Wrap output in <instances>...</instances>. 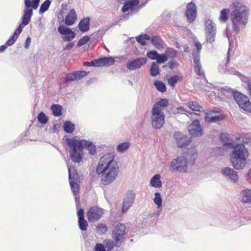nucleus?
Wrapping results in <instances>:
<instances>
[{"mask_svg": "<svg viewBox=\"0 0 251 251\" xmlns=\"http://www.w3.org/2000/svg\"><path fill=\"white\" fill-rule=\"evenodd\" d=\"M58 31L61 34V35H67L69 34L72 33L73 31L70 28L64 26V25H60L58 27Z\"/></svg>", "mask_w": 251, "mask_h": 251, "instance_id": "39", "label": "nucleus"}, {"mask_svg": "<svg viewBox=\"0 0 251 251\" xmlns=\"http://www.w3.org/2000/svg\"><path fill=\"white\" fill-rule=\"evenodd\" d=\"M195 48L196 49L193 50L192 53L194 63V70L197 75L204 77V73L203 71H201L202 67L200 62V52L202 46L200 42L195 43Z\"/></svg>", "mask_w": 251, "mask_h": 251, "instance_id": "8", "label": "nucleus"}, {"mask_svg": "<svg viewBox=\"0 0 251 251\" xmlns=\"http://www.w3.org/2000/svg\"><path fill=\"white\" fill-rule=\"evenodd\" d=\"M222 112V110L220 108L214 107L209 110L205 113V116H211L212 114H220Z\"/></svg>", "mask_w": 251, "mask_h": 251, "instance_id": "48", "label": "nucleus"}, {"mask_svg": "<svg viewBox=\"0 0 251 251\" xmlns=\"http://www.w3.org/2000/svg\"><path fill=\"white\" fill-rule=\"evenodd\" d=\"M229 73L238 76L241 80H243V78H245V75L242 74L240 72L236 71L234 69L231 70Z\"/></svg>", "mask_w": 251, "mask_h": 251, "instance_id": "59", "label": "nucleus"}, {"mask_svg": "<svg viewBox=\"0 0 251 251\" xmlns=\"http://www.w3.org/2000/svg\"><path fill=\"white\" fill-rule=\"evenodd\" d=\"M17 39V38L16 37L12 35L6 41V45H7L8 46H12L14 44L15 42L16 41Z\"/></svg>", "mask_w": 251, "mask_h": 251, "instance_id": "61", "label": "nucleus"}, {"mask_svg": "<svg viewBox=\"0 0 251 251\" xmlns=\"http://www.w3.org/2000/svg\"><path fill=\"white\" fill-rule=\"evenodd\" d=\"M219 139L224 147L227 148L232 149V150H233L235 146V143L233 141L230 142H229L230 137L228 136L227 134L223 132L221 133L219 136Z\"/></svg>", "mask_w": 251, "mask_h": 251, "instance_id": "18", "label": "nucleus"}, {"mask_svg": "<svg viewBox=\"0 0 251 251\" xmlns=\"http://www.w3.org/2000/svg\"><path fill=\"white\" fill-rule=\"evenodd\" d=\"M153 201L157 205L158 208H159L161 206L162 201L161 195L159 193H155Z\"/></svg>", "mask_w": 251, "mask_h": 251, "instance_id": "44", "label": "nucleus"}, {"mask_svg": "<svg viewBox=\"0 0 251 251\" xmlns=\"http://www.w3.org/2000/svg\"><path fill=\"white\" fill-rule=\"evenodd\" d=\"M97 233L99 234H102L107 231V227L105 224H100L96 227Z\"/></svg>", "mask_w": 251, "mask_h": 251, "instance_id": "42", "label": "nucleus"}, {"mask_svg": "<svg viewBox=\"0 0 251 251\" xmlns=\"http://www.w3.org/2000/svg\"><path fill=\"white\" fill-rule=\"evenodd\" d=\"M226 117L227 116L225 114H222L219 115L214 116H205L204 120L207 123H217L219 122L225 120Z\"/></svg>", "mask_w": 251, "mask_h": 251, "instance_id": "21", "label": "nucleus"}, {"mask_svg": "<svg viewBox=\"0 0 251 251\" xmlns=\"http://www.w3.org/2000/svg\"><path fill=\"white\" fill-rule=\"evenodd\" d=\"M77 216L78 220L84 219V212L83 209L80 208L78 210Z\"/></svg>", "mask_w": 251, "mask_h": 251, "instance_id": "63", "label": "nucleus"}, {"mask_svg": "<svg viewBox=\"0 0 251 251\" xmlns=\"http://www.w3.org/2000/svg\"><path fill=\"white\" fill-rule=\"evenodd\" d=\"M63 127L64 131L66 133H71L74 131L75 126V125L72 123L71 122L66 121L64 123Z\"/></svg>", "mask_w": 251, "mask_h": 251, "instance_id": "35", "label": "nucleus"}, {"mask_svg": "<svg viewBox=\"0 0 251 251\" xmlns=\"http://www.w3.org/2000/svg\"><path fill=\"white\" fill-rule=\"evenodd\" d=\"M205 42L207 43H212L215 41L216 34V27L215 24L211 20H207L204 22Z\"/></svg>", "mask_w": 251, "mask_h": 251, "instance_id": "9", "label": "nucleus"}, {"mask_svg": "<svg viewBox=\"0 0 251 251\" xmlns=\"http://www.w3.org/2000/svg\"><path fill=\"white\" fill-rule=\"evenodd\" d=\"M165 54L167 55L168 58L169 57L174 58L176 55V50L172 48H168L167 49Z\"/></svg>", "mask_w": 251, "mask_h": 251, "instance_id": "54", "label": "nucleus"}, {"mask_svg": "<svg viewBox=\"0 0 251 251\" xmlns=\"http://www.w3.org/2000/svg\"><path fill=\"white\" fill-rule=\"evenodd\" d=\"M168 60L167 55L165 54H159L158 53V56H157L156 62L158 64L164 63Z\"/></svg>", "mask_w": 251, "mask_h": 251, "instance_id": "51", "label": "nucleus"}, {"mask_svg": "<svg viewBox=\"0 0 251 251\" xmlns=\"http://www.w3.org/2000/svg\"><path fill=\"white\" fill-rule=\"evenodd\" d=\"M233 98L239 107L247 112L248 105L250 103L249 97L237 90L234 92Z\"/></svg>", "mask_w": 251, "mask_h": 251, "instance_id": "10", "label": "nucleus"}, {"mask_svg": "<svg viewBox=\"0 0 251 251\" xmlns=\"http://www.w3.org/2000/svg\"><path fill=\"white\" fill-rule=\"evenodd\" d=\"M168 104V100L161 99L159 101L153 105L152 110L159 112H162V108L166 107Z\"/></svg>", "mask_w": 251, "mask_h": 251, "instance_id": "25", "label": "nucleus"}, {"mask_svg": "<svg viewBox=\"0 0 251 251\" xmlns=\"http://www.w3.org/2000/svg\"><path fill=\"white\" fill-rule=\"evenodd\" d=\"M229 9H223L220 12V20L221 21L226 22L228 19V12Z\"/></svg>", "mask_w": 251, "mask_h": 251, "instance_id": "38", "label": "nucleus"}, {"mask_svg": "<svg viewBox=\"0 0 251 251\" xmlns=\"http://www.w3.org/2000/svg\"><path fill=\"white\" fill-rule=\"evenodd\" d=\"M251 142V138L244 139L241 143H235L233 150L229 153V161L232 167L236 170H241L244 168L249 153L248 150L245 146Z\"/></svg>", "mask_w": 251, "mask_h": 251, "instance_id": "2", "label": "nucleus"}, {"mask_svg": "<svg viewBox=\"0 0 251 251\" xmlns=\"http://www.w3.org/2000/svg\"><path fill=\"white\" fill-rule=\"evenodd\" d=\"M78 225L81 230L85 231L87 230L88 223L84 219L78 220Z\"/></svg>", "mask_w": 251, "mask_h": 251, "instance_id": "47", "label": "nucleus"}, {"mask_svg": "<svg viewBox=\"0 0 251 251\" xmlns=\"http://www.w3.org/2000/svg\"><path fill=\"white\" fill-rule=\"evenodd\" d=\"M221 93L222 95L226 97L227 99L230 98L231 97L233 98L234 92H237V90L232 89L227 86L221 88Z\"/></svg>", "mask_w": 251, "mask_h": 251, "instance_id": "27", "label": "nucleus"}, {"mask_svg": "<svg viewBox=\"0 0 251 251\" xmlns=\"http://www.w3.org/2000/svg\"><path fill=\"white\" fill-rule=\"evenodd\" d=\"M126 226L124 224H118L112 231V238L116 242H122L124 235L126 233Z\"/></svg>", "mask_w": 251, "mask_h": 251, "instance_id": "12", "label": "nucleus"}, {"mask_svg": "<svg viewBox=\"0 0 251 251\" xmlns=\"http://www.w3.org/2000/svg\"><path fill=\"white\" fill-rule=\"evenodd\" d=\"M130 146V143L128 142L122 143L118 145L117 147V151L118 152H123L127 150Z\"/></svg>", "mask_w": 251, "mask_h": 251, "instance_id": "40", "label": "nucleus"}, {"mask_svg": "<svg viewBox=\"0 0 251 251\" xmlns=\"http://www.w3.org/2000/svg\"><path fill=\"white\" fill-rule=\"evenodd\" d=\"M189 165H193L198 157V151L195 146L189 148Z\"/></svg>", "mask_w": 251, "mask_h": 251, "instance_id": "28", "label": "nucleus"}, {"mask_svg": "<svg viewBox=\"0 0 251 251\" xmlns=\"http://www.w3.org/2000/svg\"><path fill=\"white\" fill-rule=\"evenodd\" d=\"M153 85L157 89L158 91L164 93L166 91V87L165 84L158 80H156L153 82Z\"/></svg>", "mask_w": 251, "mask_h": 251, "instance_id": "37", "label": "nucleus"}, {"mask_svg": "<svg viewBox=\"0 0 251 251\" xmlns=\"http://www.w3.org/2000/svg\"><path fill=\"white\" fill-rule=\"evenodd\" d=\"M186 151H188L186 149ZM187 151L184 152L182 156L178 157L172 160L170 168L175 172L186 173L187 172V164L188 163Z\"/></svg>", "mask_w": 251, "mask_h": 251, "instance_id": "7", "label": "nucleus"}, {"mask_svg": "<svg viewBox=\"0 0 251 251\" xmlns=\"http://www.w3.org/2000/svg\"><path fill=\"white\" fill-rule=\"evenodd\" d=\"M226 36L228 39V43H229V47H228V50L227 52V53H230V51H231L232 47V43H231V41H230L231 36H230L229 33L228 32V30L227 28H226Z\"/></svg>", "mask_w": 251, "mask_h": 251, "instance_id": "56", "label": "nucleus"}, {"mask_svg": "<svg viewBox=\"0 0 251 251\" xmlns=\"http://www.w3.org/2000/svg\"><path fill=\"white\" fill-rule=\"evenodd\" d=\"M151 185L154 188L160 187L162 185L160 181V176L159 174L155 175L150 180Z\"/></svg>", "mask_w": 251, "mask_h": 251, "instance_id": "31", "label": "nucleus"}, {"mask_svg": "<svg viewBox=\"0 0 251 251\" xmlns=\"http://www.w3.org/2000/svg\"><path fill=\"white\" fill-rule=\"evenodd\" d=\"M95 251H106L103 245L100 243H97L94 248Z\"/></svg>", "mask_w": 251, "mask_h": 251, "instance_id": "60", "label": "nucleus"}, {"mask_svg": "<svg viewBox=\"0 0 251 251\" xmlns=\"http://www.w3.org/2000/svg\"><path fill=\"white\" fill-rule=\"evenodd\" d=\"M147 61L146 57L138 58L133 61H129L126 64V68L130 70H134L140 68Z\"/></svg>", "mask_w": 251, "mask_h": 251, "instance_id": "17", "label": "nucleus"}, {"mask_svg": "<svg viewBox=\"0 0 251 251\" xmlns=\"http://www.w3.org/2000/svg\"><path fill=\"white\" fill-rule=\"evenodd\" d=\"M66 143L70 148V156L74 162L79 163L82 159V143L73 138H67Z\"/></svg>", "mask_w": 251, "mask_h": 251, "instance_id": "4", "label": "nucleus"}, {"mask_svg": "<svg viewBox=\"0 0 251 251\" xmlns=\"http://www.w3.org/2000/svg\"><path fill=\"white\" fill-rule=\"evenodd\" d=\"M37 119L38 122L42 124H46L48 121V118L43 112H40L38 116Z\"/></svg>", "mask_w": 251, "mask_h": 251, "instance_id": "43", "label": "nucleus"}, {"mask_svg": "<svg viewBox=\"0 0 251 251\" xmlns=\"http://www.w3.org/2000/svg\"><path fill=\"white\" fill-rule=\"evenodd\" d=\"M114 243L113 241L107 240L105 241V247L107 249L108 251H111L113 248Z\"/></svg>", "mask_w": 251, "mask_h": 251, "instance_id": "58", "label": "nucleus"}, {"mask_svg": "<svg viewBox=\"0 0 251 251\" xmlns=\"http://www.w3.org/2000/svg\"><path fill=\"white\" fill-rule=\"evenodd\" d=\"M150 71L151 75L152 77L156 76L159 74L158 66L155 62L151 63Z\"/></svg>", "mask_w": 251, "mask_h": 251, "instance_id": "36", "label": "nucleus"}, {"mask_svg": "<svg viewBox=\"0 0 251 251\" xmlns=\"http://www.w3.org/2000/svg\"><path fill=\"white\" fill-rule=\"evenodd\" d=\"M174 138H175L177 146L179 148L187 147L188 145V139L186 135H184L182 132L176 131L174 133Z\"/></svg>", "mask_w": 251, "mask_h": 251, "instance_id": "16", "label": "nucleus"}, {"mask_svg": "<svg viewBox=\"0 0 251 251\" xmlns=\"http://www.w3.org/2000/svg\"><path fill=\"white\" fill-rule=\"evenodd\" d=\"M119 169L118 163L114 159V156L106 154L100 158L96 172L100 177L101 183L107 185L115 180Z\"/></svg>", "mask_w": 251, "mask_h": 251, "instance_id": "1", "label": "nucleus"}, {"mask_svg": "<svg viewBox=\"0 0 251 251\" xmlns=\"http://www.w3.org/2000/svg\"><path fill=\"white\" fill-rule=\"evenodd\" d=\"M200 114L189 111V135L192 137H200L204 134L203 128L200 122Z\"/></svg>", "mask_w": 251, "mask_h": 251, "instance_id": "5", "label": "nucleus"}, {"mask_svg": "<svg viewBox=\"0 0 251 251\" xmlns=\"http://www.w3.org/2000/svg\"><path fill=\"white\" fill-rule=\"evenodd\" d=\"M233 169L229 167L223 168L221 169V172L222 175L226 177L227 179L235 183L236 182L239 178L238 173Z\"/></svg>", "mask_w": 251, "mask_h": 251, "instance_id": "13", "label": "nucleus"}, {"mask_svg": "<svg viewBox=\"0 0 251 251\" xmlns=\"http://www.w3.org/2000/svg\"><path fill=\"white\" fill-rule=\"evenodd\" d=\"M75 76L74 73H69L67 75L66 77L64 79V82L65 83H67L69 81H72L74 80H75Z\"/></svg>", "mask_w": 251, "mask_h": 251, "instance_id": "55", "label": "nucleus"}, {"mask_svg": "<svg viewBox=\"0 0 251 251\" xmlns=\"http://www.w3.org/2000/svg\"><path fill=\"white\" fill-rule=\"evenodd\" d=\"M62 106L59 104H52L51 106L52 114L55 117H59L62 115Z\"/></svg>", "mask_w": 251, "mask_h": 251, "instance_id": "34", "label": "nucleus"}, {"mask_svg": "<svg viewBox=\"0 0 251 251\" xmlns=\"http://www.w3.org/2000/svg\"><path fill=\"white\" fill-rule=\"evenodd\" d=\"M40 0H25L24 14L22 16V24L25 26L30 22L33 14V10L31 8L36 9L39 6Z\"/></svg>", "mask_w": 251, "mask_h": 251, "instance_id": "6", "label": "nucleus"}, {"mask_svg": "<svg viewBox=\"0 0 251 251\" xmlns=\"http://www.w3.org/2000/svg\"><path fill=\"white\" fill-rule=\"evenodd\" d=\"M151 126L155 129H160L164 124V115L162 112L151 110Z\"/></svg>", "mask_w": 251, "mask_h": 251, "instance_id": "11", "label": "nucleus"}, {"mask_svg": "<svg viewBox=\"0 0 251 251\" xmlns=\"http://www.w3.org/2000/svg\"><path fill=\"white\" fill-rule=\"evenodd\" d=\"M136 41L142 46H144L146 44V42L144 39L141 37L140 36L136 37Z\"/></svg>", "mask_w": 251, "mask_h": 251, "instance_id": "64", "label": "nucleus"}, {"mask_svg": "<svg viewBox=\"0 0 251 251\" xmlns=\"http://www.w3.org/2000/svg\"><path fill=\"white\" fill-rule=\"evenodd\" d=\"M51 1L49 0H45L41 5L39 9V13H43L46 12L49 8Z\"/></svg>", "mask_w": 251, "mask_h": 251, "instance_id": "41", "label": "nucleus"}, {"mask_svg": "<svg viewBox=\"0 0 251 251\" xmlns=\"http://www.w3.org/2000/svg\"><path fill=\"white\" fill-rule=\"evenodd\" d=\"M65 36L62 37L63 40L65 42H69L74 39L75 37V33L72 31L71 33Z\"/></svg>", "mask_w": 251, "mask_h": 251, "instance_id": "53", "label": "nucleus"}, {"mask_svg": "<svg viewBox=\"0 0 251 251\" xmlns=\"http://www.w3.org/2000/svg\"><path fill=\"white\" fill-rule=\"evenodd\" d=\"M126 2L131 8V10H133V7L139 4V0H129Z\"/></svg>", "mask_w": 251, "mask_h": 251, "instance_id": "57", "label": "nucleus"}, {"mask_svg": "<svg viewBox=\"0 0 251 251\" xmlns=\"http://www.w3.org/2000/svg\"><path fill=\"white\" fill-rule=\"evenodd\" d=\"M115 62L114 59L111 57H104L97 59L96 63L99 67L106 66H109Z\"/></svg>", "mask_w": 251, "mask_h": 251, "instance_id": "20", "label": "nucleus"}, {"mask_svg": "<svg viewBox=\"0 0 251 251\" xmlns=\"http://www.w3.org/2000/svg\"><path fill=\"white\" fill-rule=\"evenodd\" d=\"M90 40V37L88 36H84L80 38L77 43V47H81L85 44Z\"/></svg>", "mask_w": 251, "mask_h": 251, "instance_id": "49", "label": "nucleus"}, {"mask_svg": "<svg viewBox=\"0 0 251 251\" xmlns=\"http://www.w3.org/2000/svg\"><path fill=\"white\" fill-rule=\"evenodd\" d=\"M90 18L89 17L80 20L78 27L81 32H85L89 30L90 29Z\"/></svg>", "mask_w": 251, "mask_h": 251, "instance_id": "22", "label": "nucleus"}, {"mask_svg": "<svg viewBox=\"0 0 251 251\" xmlns=\"http://www.w3.org/2000/svg\"><path fill=\"white\" fill-rule=\"evenodd\" d=\"M243 195L242 201L243 202L251 203V189H247L241 192Z\"/></svg>", "mask_w": 251, "mask_h": 251, "instance_id": "32", "label": "nucleus"}, {"mask_svg": "<svg viewBox=\"0 0 251 251\" xmlns=\"http://www.w3.org/2000/svg\"><path fill=\"white\" fill-rule=\"evenodd\" d=\"M97 59H95L91 62L85 61L84 62L83 65L85 66H94V67H98L97 66V63H96Z\"/></svg>", "mask_w": 251, "mask_h": 251, "instance_id": "62", "label": "nucleus"}, {"mask_svg": "<svg viewBox=\"0 0 251 251\" xmlns=\"http://www.w3.org/2000/svg\"><path fill=\"white\" fill-rule=\"evenodd\" d=\"M147 55L149 58L156 60L157 56H158V53L154 50H151L148 52Z\"/></svg>", "mask_w": 251, "mask_h": 251, "instance_id": "52", "label": "nucleus"}, {"mask_svg": "<svg viewBox=\"0 0 251 251\" xmlns=\"http://www.w3.org/2000/svg\"><path fill=\"white\" fill-rule=\"evenodd\" d=\"M232 28L236 34L240 31L239 24L245 25L248 22L249 9L240 0H233L230 5Z\"/></svg>", "mask_w": 251, "mask_h": 251, "instance_id": "3", "label": "nucleus"}, {"mask_svg": "<svg viewBox=\"0 0 251 251\" xmlns=\"http://www.w3.org/2000/svg\"><path fill=\"white\" fill-rule=\"evenodd\" d=\"M179 80V77L178 75H174L168 79V83L171 87H174Z\"/></svg>", "mask_w": 251, "mask_h": 251, "instance_id": "46", "label": "nucleus"}, {"mask_svg": "<svg viewBox=\"0 0 251 251\" xmlns=\"http://www.w3.org/2000/svg\"><path fill=\"white\" fill-rule=\"evenodd\" d=\"M197 16V6L195 2L192 0L189 3V22L192 23Z\"/></svg>", "mask_w": 251, "mask_h": 251, "instance_id": "19", "label": "nucleus"}, {"mask_svg": "<svg viewBox=\"0 0 251 251\" xmlns=\"http://www.w3.org/2000/svg\"><path fill=\"white\" fill-rule=\"evenodd\" d=\"M75 80H78L82 77L85 76L87 75V73L85 71H77L74 72Z\"/></svg>", "mask_w": 251, "mask_h": 251, "instance_id": "50", "label": "nucleus"}, {"mask_svg": "<svg viewBox=\"0 0 251 251\" xmlns=\"http://www.w3.org/2000/svg\"><path fill=\"white\" fill-rule=\"evenodd\" d=\"M151 43L157 50H160L163 48L164 41L159 36H154L151 38Z\"/></svg>", "mask_w": 251, "mask_h": 251, "instance_id": "26", "label": "nucleus"}, {"mask_svg": "<svg viewBox=\"0 0 251 251\" xmlns=\"http://www.w3.org/2000/svg\"><path fill=\"white\" fill-rule=\"evenodd\" d=\"M214 155L223 156L224 154L225 150L222 147H216L212 149Z\"/></svg>", "mask_w": 251, "mask_h": 251, "instance_id": "45", "label": "nucleus"}, {"mask_svg": "<svg viewBox=\"0 0 251 251\" xmlns=\"http://www.w3.org/2000/svg\"><path fill=\"white\" fill-rule=\"evenodd\" d=\"M78 141L82 143V149L84 147L88 150L90 154L92 155L95 154L96 152V147L93 142L85 140H80Z\"/></svg>", "mask_w": 251, "mask_h": 251, "instance_id": "23", "label": "nucleus"}, {"mask_svg": "<svg viewBox=\"0 0 251 251\" xmlns=\"http://www.w3.org/2000/svg\"><path fill=\"white\" fill-rule=\"evenodd\" d=\"M135 194L134 192L131 190L126 192L123 202L122 211L126 213L135 200Z\"/></svg>", "mask_w": 251, "mask_h": 251, "instance_id": "14", "label": "nucleus"}, {"mask_svg": "<svg viewBox=\"0 0 251 251\" xmlns=\"http://www.w3.org/2000/svg\"><path fill=\"white\" fill-rule=\"evenodd\" d=\"M69 180L79 179V176L75 167L73 166L68 167Z\"/></svg>", "mask_w": 251, "mask_h": 251, "instance_id": "29", "label": "nucleus"}, {"mask_svg": "<svg viewBox=\"0 0 251 251\" xmlns=\"http://www.w3.org/2000/svg\"><path fill=\"white\" fill-rule=\"evenodd\" d=\"M79 179L69 180V183L72 191L75 195H77L79 192Z\"/></svg>", "mask_w": 251, "mask_h": 251, "instance_id": "30", "label": "nucleus"}, {"mask_svg": "<svg viewBox=\"0 0 251 251\" xmlns=\"http://www.w3.org/2000/svg\"><path fill=\"white\" fill-rule=\"evenodd\" d=\"M202 109L203 107L197 102L193 100H189V109L193 111L201 112L202 111Z\"/></svg>", "mask_w": 251, "mask_h": 251, "instance_id": "33", "label": "nucleus"}, {"mask_svg": "<svg viewBox=\"0 0 251 251\" xmlns=\"http://www.w3.org/2000/svg\"><path fill=\"white\" fill-rule=\"evenodd\" d=\"M103 210L97 206L91 207L88 211L87 215L90 222H95L99 220L103 215Z\"/></svg>", "mask_w": 251, "mask_h": 251, "instance_id": "15", "label": "nucleus"}, {"mask_svg": "<svg viewBox=\"0 0 251 251\" xmlns=\"http://www.w3.org/2000/svg\"><path fill=\"white\" fill-rule=\"evenodd\" d=\"M76 14L75 10L72 9L65 19V23L67 25H72L76 20Z\"/></svg>", "mask_w": 251, "mask_h": 251, "instance_id": "24", "label": "nucleus"}]
</instances>
